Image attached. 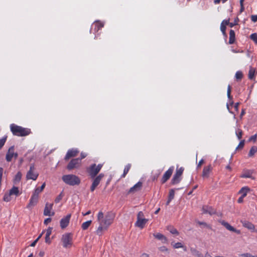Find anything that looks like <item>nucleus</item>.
<instances>
[{"instance_id": "37", "label": "nucleus", "mask_w": 257, "mask_h": 257, "mask_svg": "<svg viewBox=\"0 0 257 257\" xmlns=\"http://www.w3.org/2000/svg\"><path fill=\"white\" fill-rule=\"evenodd\" d=\"M11 196L12 195L9 192L5 193L3 198L4 201L6 202L10 201L12 199Z\"/></svg>"}, {"instance_id": "33", "label": "nucleus", "mask_w": 257, "mask_h": 257, "mask_svg": "<svg viewBox=\"0 0 257 257\" xmlns=\"http://www.w3.org/2000/svg\"><path fill=\"white\" fill-rule=\"evenodd\" d=\"M92 222L91 220H88L83 222L81 225V228L83 230H86L90 226Z\"/></svg>"}, {"instance_id": "60", "label": "nucleus", "mask_w": 257, "mask_h": 257, "mask_svg": "<svg viewBox=\"0 0 257 257\" xmlns=\"http://www.w3.org/2000/svg\"><path fill=\"white\" fill-rule=\"evenodd\" d=\"M198 223V224L199 225H204V226H205L206 227H208V225H207V223L204 222L199 221Z\"/></svg>"}, {"instance_id": "48", "label": "nucleus", "mask_w": 257, "mask_h": 257, "mask_svg": "<svg viewBox=\"0 0 257 257\" xmlns=\"http://www.w3.org/2000/svg\"><path fill=\"white\" fill-rule=\"evenodd\" d=\"M257 139V135L255 134L250 137L249 139V141H253V142H256Z\"/></svg>"}, {"instance_id": "61", "label": "nucleus", "mask_w": 257, "mask_h": 257, "mask_svg": "<svg viewBox=\"0 0 257 257\" xmlns=\"http://www.w3.org/2000/svg\"><path fill=\"white\" fill-rule=\"evenodd\" d=\"M244 197H243L242 196H241L238 199V203H241L243 201V199Z\"/></svg>"}, {"instance_id": "43", "label": "nucleus", "mask_w": 257, "mask_h": 257, "mask_svg": "<svg viewBox=\"0 0 257 257\" xmlns=\"http://www.w3.org/2000/svg\"><path fill=\"white\" fill-rule=\"evenodd\" d=\"M63 195L62 193H61L55 199V202L56 203H59L60 200L62 199Z\"/></svg>"}, {"instance_id": "32", "label": "nucleus", "mask_w": 257, "mask_h": 257, "mask_svg": "<svg viewBox=\"0 0 257 257\" xmlns=\"http://www.w3.org/2000/svg\"><path fill=\"white\" fill-rule=\"evenodd\" d=\"M22 173L20 172H18L14 179V183L17 184L19 182L22 178Z\"/></svg>"}, {"instance_id": "28", "label": "nucleus", "mask_w": 257, "mask_h": 257, "mask_svg": "<svg viewBox=\"0 0 257 257\" xmlns=\"http://www.w3.org/2000/svg\"><path fill=\"white\" fill-rule=\"evenodd\" d=\"M231 87L230 85H228L227 86V95L228 99L230 100V105L232 106L233 104V102L232 101V96L231 95Z\"/></svg>"}, {"instance_id": "6", "label": "nucleus", "mask_w": 257, "mask_h": 257, "mask_svg": "<svg viewBox=\"0 0 257 257\" xmlns=\"http://www.w3.org/2000/svg\"><path fill=\"white\" fill-rule=\"evenodd\" d=\"M72 238L73 235L71 233H66L62 235L61 241L64 248H70L72 246L73 243Z\"/></svg>"}, {"instance_id": "13", "label": "nucleus", "mask_w": 257, "mask_h": 257, "mask_svg": "<svg viewBox=\"0 0 257 257\" xmlns=\"http://www.w3.org/2000/svg\"><path fill=\"white\" fill-rule=\"evenodd\" d=\"M254 173V171L253 170L244 169L243 170L240 177L242 178H250L252 180H254L255 178L252 176Z\"/></svg>"}, {"instance_id": "26", "label": "nucleus", "mask_w": 257, "mask_h": 257, "mask_svg": "<svg viewBox=\"0 0 257 257\" xmlns=\"http://www.w3.org/2000/svg\"><path fill=\"white\" fill-rule=\"evenodd\" d=\"M235 41V32L233 30H230L229 31V38L228 43L229 44H232L234 43Z\"/></svg>"}, {"instance_id": "5", "label": "nucleus", "mask_w": 257, "mask_h": 257, "mask_svg": "<svg viewBox=\"0 0 257 257\" xmlns=\"http://www.w3.org/2000/svg\"><path fill=\"white\" fill-rule=\"evenodd\" d=\"M148 221V219L145 218L143 211H139L137 214V221L135 223V225L141 229H143Z\"/></svg>"}, {"instance_id": "40", "label": "nucleus", "mask_w": 257, "mask_h": 257, "mask_svg": "<svg viewBox=\"0 0 257 257\" xmlns=\"http://www.w3.org/2000/svg\"><path fill=\"white\" fill-rule=\"evenodd\" d=\"M220 30L222 33V34L223 36L226 37V26L223 25V24H221L220 25Z\"/></svg>"}, {"instance_id": "22", "label": "nucleus", "mask_w": 257, "mask_h": 257, "mask_svg": "<svg viewBox=\"0 0 257 257\" xmlns=\"http://www.w3.org/2000/svg\"><path fill=\"white\" fill-rule=\"evenodd\" d=\"M143 183L141 181H139L134 186L131 187L129 191V193H135L140 190L142 187Z\"/></svg>"}, {"instance_id": "34", "label": "nucleus", "mask_w": 257, "mask_h": 257, "mask_svg": "<svg viewBox=\"0 0 257 257\" xmlns=\"http://www.w3.org/2000/svg\"><path fill=\"white\" fill-rule=\"evenodd\" d=\"M255 72V69L250 67L248 72V78L249 79H252L254 78Z\"/></svg>"}, {"instance_id": "18", "label": "nucleus", "mask_w": 257, "mask_h": 257, "mask_svg": "<svg viewBox=\"0 0 257 257\" xmlns=\"http://www.w3.org/2000/svg\"><path fill=\"white\" fill-rule=\"evenodd\" d=\"M79 153V151L76 149H72L69 150L65 157V160H68L71 157L76 156Z\"/></svg>"}, {"instance_id": "53", "label": "nucleus", "mask_w": 257, "mask_h": 257, "mask_svg": "<svg viewBox=\"0 0 257 257\" xmlns=\"http://www.w3.org/2000/svg\"><path fill=\"white\" fill-rule=\"evenodd\" d=\"M204 163V160L203 159H201L199 161V163L197 165V168H199L201 167V165Z\"/></svg>"}, {"instance_id": "46", "label": "nucleus", "mask_w": 257, "mask_h": 257, "mask_svg": "<svg viewBox=\"0 0 257 257\" xmlns=\"http://www.w3.org/2000/svg\"><path fill=\"white\" fill-rule=\"evenodd\" d=\"M6 141V138H4L0 139V149H1L5 145Z\"/></svg>"}, {"instance_id": "11", "label": "nucleus", "mask_w": 257, "mask_h": 257, "mask_svg": "<svg viewBox=\"0 0 257 257\" xmlns=\"http://www.w3.org/2000/svg\"><path fill=\"white\" fill-rule=\"evenodd\" d=\"M174 166H171L167 171L165 172L161 179V183L162 184H164L170 179L174 171Z\"/></svg>"}, {"instance_id": "24", "label": "nucleus", "mask_w": 257, "mask_h": 257, "mask_svg": "<svg viewBox=\"0 0 257 257\" xmlns=\"http://www.w3.org/2000/svg\"><path fill=\"white\" fill-rule=\"evenodd\" d=\"M104 26V24L101 22L100 21H96L95 22L92 27H94V31L96 32L98 31L99 30L101 29Z\"/></svg>"}, {"instance_id": "35", "label": "nucleus", "mask_w": 257, "mask_h": 257, "mask_svg": "<svg viewBox=\"0 0 257 257\" xmlns=\"http://www.w3.org/2000/svg\"><path fill=\"white\" fill-rule=\"evenodd\" d=\"M167 229L172 234H176V235H178L179 234V232L177 231V230L176 228H175L172 226H168Z\"/></svg>"}, {"instance_id": "20", "label": "nucleus", "mask_w": 257, "mask_h": 257, "mask_svg": "<svg viewBox=\"0 0 257 257\" xmlns=\"http://www.w3.org/2000/svg\"><path fill=\"white\" fill-rule=\"evenodd\" d=\"M241 223H242L243 227L248 229L249 230H250L251 231H256L255 230L254 225L251 222L246 220H241Z\"/></svg>"}, {"instance_id": "52", "label": "nucleus", "mask_w": 257, "mask_h": 257, "mask_svg": "<svg viewBox=\"0 0 257 257\" xmlns=\"http://www.w3.org/2000/svg\"><path fill=\"white\" fill-rule=\"evenodd\" d=\"M251 20L253 22H257V15H252L251 16Z\"/></svg>"}, {"instance_id": "14", "label": "nucleus", "mask_w": 257, "mask_h": 257, "mask_svg": "<svg viewBox=\"0 0 257 257\" xmlns=\"http://www.w3.org/2000/svg\"><path fill=\"white\" fill-rule=\"evenodd\" d=\"M53 203H46L44 210V215L45 216H51L54 215L55 212L53 211L51 212V210L53 208Z\"/></svg>"}, {"instance_id": "1", "label": "nucleus", "mask_w": 257, "mask_h": 257, "mask_svg": "<svg viewBox=\"0 0 257 257\" xmlns=\"http://www.w3.org/2000/svg\"><path fill=\"white\" fill-rule=\"evenodd\" d=\"M114 217V214L111 211L107 212L105 215L102 211H99L97 216L99 224L108 227L112 223Z\"/></svg>"}, {"instance_id": "62", "label": "nucleus", "mask_w": 257, "mask_h": 257, "mask_svg": "<svg viewBox=\"0 0 257 257\" xmlns=\"http://www.w3.org/2000/svg\"><path fill=\"white\" fill-rule=\"evenodd\" d=\"M38 241V239H36L35 241H34L31 244V246H35L36 243Z\"/></svg>"}, {"instance_id": "30", "label": "nucleus", "mask_w": 257, "mask_h": 257, "mask_svg": "<svg viewBox=\"0 0 257 257\" xmlns=\"http://www.w3.org/2000/svg\"><path fill=\"white\" fill-rule=\"evenodd\" d=\"M45 185H46L45 183H44L40 187H38V188H36L34 191V192L33 193L36 194V195H38V196H39V194L41 192H42V191L43 190V189H44V188L45 187Z\"/></svg>"}, {"instance_id": "7", "label": "nucleus", "mask_w": 257, "mask_h": 257, "mask_svg": "<svg viewBox=\"0 0 257 257\" xmlns=\"http://www.w3.org/2000/svg\"><path fill=\"white\" fill-rule=\"evenodd\" d=\"M104 174L100 173L97 176H95L94 178H92L93 181L90 188V191L91 192H93L95 190V189L99 184L100 181L104 177Z\"/></svg>"}, {"instance_id": "29", "label": "nucleus", "mask_w": 257, "mask_h": 257, "mask_svg": "<svg viewBox=\"0 0 257 257\" xmlns=\"http://www.w3.org/2000/svg\"><path fill=\"white\" fill-rule=\"evenodd\" d=\"M249 191V188L248 187H242L239 193L241 194L243 197H245L246 196L247 193Z\"/></svg>"}, {"instance_id": "8", "label": "nucleus", "mask_w": 257, "mask_h": 257, "mask_svg": "<svg viewBox=\"0 0 257 257\" xmlns=\"http://www.w3.org/2000/svg\"><path fill=\"white\" fill-rule=\"evenodd\" d=\"M184 170V169L183 167H180L179 169H177L176 172L171 180L172 184H177L180 182Z\"/></svg>"}, {"instance_id": "45", "label": "nucleus", "mask_w": 257, "mask_h": 257, "mask_svg": "<svg viewBox=\"0 0 257 257\" xmlns=\"http://www.w3.org/2000/svg\"><path fill=\"white\" fill-rule=\"evenodd\" d=\"M52 227H49L46 230V235L45 236H50V235L52 233Z\"/></svg>"}, {"instance_id": "10", "label": "nucleus", "mask_w": 257, "mask_h": 257, "mask_svg": "<svg viewBox=\"0 0 257 257\" xmlns=\"http://www.w3.org/2000/svg\"><path fill=\"white\" fill-rule=\"evenodd\" d=\"M18 156L17 153H15V148L14 146L10 147L7 153L6 159L8 162H11L13 157L17 159Z\"/></svg>"}, {"instance_id": "64", "label": "nucleus", "mask_w": 257, "mask_h": 257, "mask_svg": "<svg viewBox=\"0 0 257 257\" xmlns=\"http://www.w3.org/2000/svg\"><path fill=\"white\" fill-rule=\"evenodd\" d=\"M141 257H150V256L148 254L144 253L142 254Z\"/></svg>"}, {"instance_id": "41", "label": "nucleus", "mask_w": 257, "mask_h": 257, "mask_svg": "<svg viewBox=\"0 0 257 257\" xmlns=\"http://www.w3.org/2000/svg\"><path fill=\"white\" fill-rule=\"evenodd\" d=\"M250 39L255 43L257 44V34L253 33L250 36Z\"/></svg>"}, {"instance_id": "49", "label": "nucleus", "mask_w": 257, "mask_h": 257, "mask_svg": "<svg viewBox=\"0 0 257 257\" xmlns=\"http://www.w3.org/2000/svg\"><path fill=\"white\" fill-rule=\"evenodd\" d=\"M241 257H255L249 253H243L240 254Z\"/></svg>"}, {"instance_id": "27", "label": "nucleus", "mask_w": 257, "mask_h": 257, "mask_svg": "<svg viewBox=\"0 0 257 257\" xmlns=\"http://www.w3.org/2000/svg\"><path fill=\"white\" fill-rule=\"evenodd\" d=\"M9 193L12 195H15L16 196L20 194L19 188L17 187L13 186L11 189L10 190Z\"/></svg>"}, {"instance_id": "36", "label": "nucleus", "mask_w": 257, "mask_h": 257, "mask_svg": "<svg viewBox=\"0 0 257 257\" xmlns=\"http://www.w3.org/2000/svg\"><path fill=\"white\" fill-rule=\"evenodd\" d=\"M256 152H257V147L255 146L252 147L249 150V152L248 153V156L249 157L253 156Z\"/></svg>"}, {"instance_id": "39", "label": "nucleus", "mask_w": 257, "mask_h": 257, "mask_svg": "<svg viewBox=\"0 0 257 257\" xmlns=\"http://www.w3.org/2000/svg\"><path fill=\"white\" fill-rule=\"evenodd\" d=\"M243 74L241 71H238L235 73V78L237 80H240L242 78Z\"/></svg>"}, {"instance_id": "55", "label": "nucleus", "mask_w": 257, "mask_h": 257, "mask_svg": "<svg viewBox=\"0 0 257 257\" xmlns=\"http://www.w3.org/2000/svg\"><path fill=\"white\" fill-rule=\"evenodd\" d=\"M45 242L48 244L51 243V240L49 236H45Z\"/></svg>"}, {"instance_id": "4", "label": "nucleus", "mask_w": 257, "mask_h": 257, "mask_svg": "<svg viewBox=\"0 0 257 257\" xmlns=\"http://www.w3.org/2000/svg\"><path fill=\"white\" fill-rule=\"evenodd\" d=\"M102 166L103 164H102L96 165V164L94 163L87 167L86 171L90 177L91 178H93L95 176H97V175L101 170Z\"/></svg>"}, {"instance_id": "63", "label": "nucleus", "mask_w": 257, "mask_h": 257, "mask_svg": "<svg viewBox=\"0 0 257 257\" xmlns=\"http://www.w3.org/2000/svg\"><path fill=\"white\" fill-rule=\"evenodd\" d=\"M245 110L244 109H242V111L240 113V118H241L245 114Z\"/></svg>"}, {"instance_id": "56", "label": "nucleus", "mask_w": 257, "mask_h": 257, "mask_svg": "<svg viewBox=\"0 0 257 257\" xmlns=\"http://www.w3.org/2000/svg\"><path fill=\"white\" fill-rule=\"evenodd\" d=\"M239 105V102H237L236 103H235V105H234V109L236 111H238V106Z\"/></svg>"}, {"instance_id": "50", "label": "nucleus", "mask_w": 257, "mask_h": 257, "mask_svg": "<svg viewBox=\"0 0 257 257\" xmlns=\"http://www.w3.org/2000/svg\"><path fill=\"white\" fill-rule=\"evenodd\" d=\"M159 250L162 252H167L168 251V248L165 246H161L159 248Z\"/></svg>"}, {"instance_id": "16", "label": "nucleus", "mask_w": 257, "mask_h": 257, "mask_svg": "<svg viewBox=\"0 0 257 257\" xmlns=\"http://www.w3.org/2000/svg\"><path fill=\"white\" fill-rule=\"evenodd\" d=\"M38 199L39 196L33 193L29 201V203L27 206V208L28 209H31L35 206L38 201Z\"/></svg>"}, {"instance_id": "3", "label": "nucleus", "mask_w": 257, "mask_h": 257, "mask_svg": "<svg viewBox=\"0 0 257 257\" xmlns=\"http://www.w3.org/2000/svg\"><path fill=\"white\" fill-rule=\"evenodd\" d=\"M62 181L70 186L78 185L80 184V179L73 174L64 175L62 177Z\"/></svg>"}, {"instance_id": "44", "label": "nucleus", "mask_w": 257, "mask_h": 257, "mask_svg": "<svg viewBox=\"0 0 257 257\" xmlns=\"http://www.w3.org/2000/svg\"><path fill=\"white\" fill-rule=\"evenodd\" d=\"M173 247L175 248H182L183 247L182 244L181 243V242H177V243H175L174 245H173Z\"/></svg>"}, {"instance_id": "59", "label": "nucleus", "mask_w": 257, "mask_h": 257, "mask_svg": "<svg viewBox=\"0 0 257 257\" xmlns=\"http://www.w3.org/2000/svg\"><path fill=\"white\" fill-rule=\"evenodd\" d=\"M244 10V7L243 6V5H240V13H242Z\"/></svg>"}, {"instance_id": "21", "label": "nucleus", "mask_w": 257, "mask_h": 257, "mask_svg": "<svg viewBox=\"0 0 257 257\" xmlns=\"http://www.w3.org/2000/svg\"><path fill=\"white\" fill-rule=\"evenodd\" d=\"M203 213L207 214L208 213L210 215H213L216 213V211L212 207L205 205L202 207V209Z\"/></svg>"}, {"instance_id": "38", "label": "nucleus", "mask_w": 257, "mask_h": 257, "mask_svg": "<svg viewBox=\"0 0 257 257\" xmlns=\"http://www.w3.org/2000/svg\"><path fill=\"white\" fill-rule=\"evenodd\" d=\"M236 135L238 140H240L242 136V131L241 129L238 128L235 131Z\"/></svg>"}, {"instance_id": "51", "label": "nucleus", "mask_w": 257, "mask_h": 257, "mask_svg": "<svg viewBox=\"0 0 257 257\" xmlns=\"http://www.w3.org/2000/svg\"><path fill=\"white\" fill-rule=\"evenodd\" d=\"M221 24H223V25H224L225 26L228 25V24H229V19L224 20L222 21Z\"/></svg>"}, {"instance_id": "58", "label": "nucleus", "mask_w": 257, "mask_h": 257, "mask_svg": "<svg viewBox=\"0 0 257 257\" xmlns=\"http://www.w3.org/2000/svg\"><path fill=\"white\" fill-rule=\"evenodd\" d=\"M87 155L85 153H81V158H79L81 160L86 157Z\"/></svg>"}, {"instance_id": "42", "label": "nucleus", "mask_w": 257, "mask_h": 257, "mask_svg": "<svg viewBox=\"0 0 257 257\" xmlns=\"http://www.w3.org/2000/svg\"><path fill=\"white\" fill-rule=\"evenodd\" d=\"M175 196V191L174 190L171 189L169 191L168 198H170V200H172L174 198Z\"/></svg>"}, {"instance_id": "47", "label": "nucleus", "mask_w": 257, "mask_h": 257, "mask_svg": "<svg viewBox=\"0 0 257 257\" xmlns=\"http://www.w3.org/2000/svg\"><path fill=\"white\" fill-rule=\"evenodd\" d=\"M244 140H241L238 146L237 147L236 149H242L244 147Z\"/></svg>"}, {"instance_id": "25", "label": "nucleus", "mask_w": 257, "mask_h": 257, "mask_svg": "<svg viewBox=\"0 0 257 257\" xmlns=\"http://www.w3.org/2000/svg\"><path fill=\"white\" fill-rule=\"evenodd\" d=\"M108 227L99 224V226L96 230V233L98 235H101L104 231L106 230Z\"/></svg>"}, {"instance_id": "57", "label": "nucleus", "mask_w": 257, "mask_h": 257, "mask_svg": "<svg viewBox=\"0 0 257 257\" xmlns=\"http://www.w3.org/2000/svg\"><path fill=\"white\" fill-rule=\"evenodd\" d=\"M195 251L196 252V255L197 257H203L202 254L201 253H200L198 251L195 250Z\"/></svg>"}, {"instance_id": "23", "label": "nucleus", "mask_w": 257, "mask_h": 257, "mask_svg": "<svg viewBox=\"0 0 257 257\" xmlns=\"http://www.w3.org/2000/svg\"><path fill=\"white\" fill-rule=\"evenodd\" d=\"M153 236L157 239L161 240L163 243H166L168 241L167 237L160 233H154Z\"/></svg>"}, {"instance_id": "17", "label": "nucleus", "mask_w": 257, "mask_h": 257, "mask_svg": "<svg viewBox=\"0 0 257 257\" xmlns=\"http://www.w3.org/2000/svg\"><path fill=\"white\" fill-rule=\"evenodd\" d=\"M213 168L211 165L205 166L203 169L202 176L204 178H208L209 177L210 173L212 172Z\"/></svg>"}, {"instance_id": "2", "label": "nucleus", "mask_w": 257, "mask_h": 257, "mask_svg": "<svg viewBox=\"0 0 257 257\" xmlns=\"http://www.w3.org/2000/svg\"><path fill=\"white\" fill-rule=\"evenodd\" d=\"M10 128L14 135L19 137L26 136L31 133L30 129L24 128L15 124H11Z\"/></svg>"}, {"instance_id": "12", "label": "nucleus", "mask_w": 257, "mask_h": 257, "mask_svg": "<svg viewBox=\"0 0 257 257\" xmlns=\"http://www.w3.org/2000/svg\"><path fill=\"white\" fill-rule=\"evenodd\" d=\"M35 168L33 165L31 166L29 171L27 172L26 178L28 180L32 179L36 180L38 176V174L34 172Z\"/></svg>"}, {"instance_id": "54", "label": "nucleus", "mask_w": 257, "mask_h": 257, "mask_svg": "<svg viewBox=\"0 0 257 257\" xmlns=\"http://www.w3.org/2000/svg\"><path fill=\"white\" fill-rule=\"evenodd\" d=\"M51 221V218H48L45 219L44 223L45 225H47L49 223H50Z\"/></svg>"}, {"instance_id": "19", "label": "nucleus", "mask_w": 257, "mask_h": 257, "mask_svg": "<svg viewBox=\"0 0 257 257\" xmlns=\"http://www.w3.org/2000/svg\"><path fill=\"white\" fill-rule=\"evenodd\" d=\"M221 223L222 225H223L227 230L235 232L238 234H240L241 233V231L240 230H238L234 228L233 226L230 225L228 222H225V221H221Z\"/></svg>"}, {"instance_id": "31", "label": "nucleus", "mask_w": 257, "mask_h": 257, "mask_svg": "<svg viewBox=\"0 0 257 257\" xmlns=\"http://www.w3.org/2000/svg\"><path fill=\"white\" fill-rule=\"evenodd\" d=\"M131 168V164H128L124 167L123 173L121 176V178H124L125 177L126 175L128 173V171H130Z\"/></svg>"}, {"instance_id": "9", "label": "nucleus", "mask_w": 257, "mask_h": 257, "mask_svg": "<svg viewBox=\"0 0 257 257\" xmlns=\"http://www.w3.org/2000/svg\"><path fill=\"white\" fill-rule=\"evenodd\" d=\"M81 164V159L79 158L72 159L67 166V169L71 170L74 168H79Z\"/></svg>"}, {"instance_id": "15", "label": "nucleus", "mask_w": 257, "mask_h": 257, "mask_svg": "<svg viewBox=\"0 0 257 257\" xmlns=\"http://www.w3.org/2000/svg\"><path fill=\"white\" fill-rule=\"evenodd\" d=\"M71 216V214H69L61 219L60 224V227L62 229H64L68 226L70 222Z\"/></svg>"}]
</instances>
